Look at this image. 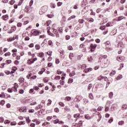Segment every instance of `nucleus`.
<instances>
[{
  "label": "nucleus",
  "instance_id": "f257e3e1",
  "mask_svg": "<svg viewBox=\"0 0 127 127\" xmlns=\"http://www.w3.org/2000/svg\"><path fill=\"white\" fill-rule=\"evenodd\" d=\"M105 45L107 51L112 50V47H111V42L110 41H106L105 43Z\"/></svg>",
  "mask_w": 127,
  "mask_h": 127
},
{
  "label": "nucleus",
  "instance_id": "f03ea898",
  "mask_svg": "<svg viewBox=\"0 0 127 127\" xmlns=\"http://www.w3.org/2000/svg\"><path fill=\"white\" fill-rule=\"evenodd\" d=\"M97 46H98V45H97V44H91L90 45V48H91L90 51H91V52H94V51H95V50L97 48Z\"/></svg>",
  "mask_w": 127,
  "mask_h": 127
},
{
  "label": "nucleus",
  "instance_id": "7ed1b4c3",
  "mask_svg": "<svg viewBox=\"0 0 127 127\" xmlns=\"http://www.w3.org/2000/svg\"><path fill=\"white\" fill-rule=\"evenodd\" d=\"M89 11V9L88 6L84 7L83 9L81 11L82 14H85V13H86V12H88Z\"/></svg>",
  "mask_w": 127,
  "mask_h": 127
},
{
  "label": "nucleus",
  "instance_id": "20e7f679",
  "mask_svg": "<svg viewBox=\"0 0 127 127\" xmlns=\"http://www.w3.org/2000/svg\"><path fill=\"white\" fill-rule=\"evenodd\" d=\"M81 100H82V97H81V96H80L79 95H77L74 98V102H75V103H76L77 102H80V101H81Z\"/></svg>",
  "mask_w": 127,
  "mask_h": 127
},
{
  "label": "nucleus",
  "instance_id": "39448f33",
  "mask_svg": "<svg viewBox=\"0 0 127 127\" xmlns=\"http://www.w3.org/2000/svg\"><path fill=\"white\" fill-rule=\"evenodd\" d=\"M39 33H40V32L39 31V30H35L34 31H33V35H35V36H36V35H38Z\"/></svg>",
  "mask_w": 127,
  "mask_h": 127
},
{
  "label": "nucleus",
  "instance_id": "423d86ee",
  "mask_svg": "<svg viewBox=\"0 0 127 127\" xmlns=\"http://www.w3.org/2000/svg\"><path fill=\"white\" fill-rule=\"evenodd\" d=\"M118 47L119 48H124V44H123L122 42H119V43L118 44Z\"/></svg>",
  "mask_w": 127,
  "mask_h": 127
},
{
  "label": "nucleus",
  "instance_id": "0eeeda50",
  "mask_svg": "<svg viewBox=\"0 0 127 127\" xmlns=\"http://www.w3.org/2000/svg\"><path fill=\"white\" fill-rule=\"evenodd\" d=\"M93 70V68L91 67L88 68H85L84 70V72H85V73H88V72H90V71H92Z\"/></svg>",
  "mask_w": 127,
  "mask_h": 127
},
{
  "label": "nucleus",
  "instance_id": "6e6552de",
  "mask_svg": "<svg viewBox=\"0 0 127 127\" xmlns=\"http://www.w3.org/2000/svg\"><path fill=\"white\" fill-rule=\"evenodd\" d=\"M84 118L86 119V120H90L92 119V117H90V116L89 114H86L84 115Z\"/></svg>",
  "mask_w": 127,
  "mask_h": 127
},
{
  "label": "nucleus",
  "instance_id": "1a4fd4ad",
  "mask_svg": "<svg viewBox=\"0 0 127 127\" xmlns=\"http://www.w3.org/2000/svg\"><path fill=\"white\" fill-rule=\"evenodd\" d=\"M73 57H74V54H73V53H70L69 54V58L71 61L73 60Z\"/></svg>",
  "mask_w": 127,
  "mask_h": 127
},
{
  "label": "nucleus",
  "instance_id": "9d476101",
  "mask_svg": "<svg viewBox=\"0 0 127 127\" xmlns=\"http://www.w3.org/2000/svg\"><path fill=\"white\" fill-rule=\"evenodd\" d=\"M117 33V29H114L112 31L111 33V35H115Z\"/></svg>",
  "mask_w": 127,
  "mask_h": 127
},
{
  "label": "nucleus",
  "instance_id": "9b49d317",
  "mask_svg": "<svg viewBox=\"0 0 127 127\" xmlns=\"http://www.w3.org/2000/svg\"><path fill=\"white\" fill-rule=\"evenodd\" d=\"M2 18L3 20L6 21L7 19H8V15H5L2 16Z\"/></svg>",
  "mask_w": 127,
  "mask_h": 127
},
{
  "label": "nucleus",
  "instance_id": "f8f14e48",
  "mask_svg": "<svg viewBox=\"0 0 127 127\" xmlns=\"http://www.w3.org/2000/svg\"><path fill=\"white\" fill-rule=\"evenodd\" d=\"M116 74V70H112V72L110 73V76H111V77H113V76H114V75Z\"/></svg>",
  "mask_w": 127,
  "mask_h": 127
},
{
  "label": "nucleus",
  "instance_id": "ddd939ff",
  "mask_svg": "<svg viewBox=\"0 0 127 127\" xmlns=\"http://www.w3.org/2000/svg\"><path fill=\"white\" fill-rule=\"evenodd\" d=\"M38 56L39 57H40L41 58H43V57H44V53H39L38 54Z\"/></svg>",
  "mask_w": 127,
  "mask_h": 127
},
{
  "label": "nucleus",
  "instance_id": "4468645a",
  "mask_svg": "<svg viewBox=\"0 0 127 127\" xmlns=\"http://www.w3.org/2000/svg\"><path fill=\"white\" fill-rule=\"evenodd\" d=\"M50 22H51V21H48L46 23L44 24V26H49V25L50 24Z\"/></svg>",
  "mask_w": 127,
  "mask_h": 127
},
{
  "label": "nucleus",
  "instance_id": "2eb2a0df",
  "mask_svg": "<svg viewBox=\"0 0 127 127\" xmlns=\"http://www.w3.org/2000/svg\"><path fill=\"white\" fill-rule=\"evenodd\" d=\"M72 127H80V125L78 123H73L72 125Z\"/></svg>",
  "mask_w": 127,
  "mask_h": 127
},
{
  "label": "nucleus",
  "instance_id": "dca6fc26",
  "mask_svg": "<svg viewBox=\"0 0 127 127\" xmlns=\"http://www.w3.org/2000/svg\"><path fill=\"white\" fill-rule=\"evenodd\" d=\"M76 75V73L75 72V71H72L71 73H69L70 77H73V76H75Z\"/></svg>",
  "mask_w": 127,
  "mask_h": 127
},
{
  "label": "nucleus",
  "instance_id": "f3484780",
  "mask_svg": "<svg viewBox=\"0 0 127 127\" xmlns=\"http://www.w3.org/2000/svg\"><path fill=\"white\" fill-rule=\"evenodd\" d=\"M74 18H76V16L75 15H72V16H71L70 17H69L67 20L68 21H70L71 20V19H74Z\"/></svg>",
  "mask_w": 127,
  "mask_h": 127
},
{
  "label": "nucleus",
  "instance_id": "a211bd4d",
  "mask_svg": "<svg viewBox=\"0 0 127 127\" xmlns=\"http://www.w3.org/2000/svg\"><path fill=\"white\" fill-rule=\"evenodd\" d=\"M82 101H83V103L84 105H86V104H87L89 102L88 99H87L86 98L83 99Z\"/></svg>",
  "mask_w": 127,
  "mask_h": 127
},
{
  "label": "nucleus",
  "instance_id": "6ab92c4d",
  "mask_svg": "<svg viewBox=\"0 0 127 127\" xmlns=\"http://www.w3.org/2000/svg\"><path fill=\"white\" fill-rule=\"evenodd\" d=\"M46 69L45 68H42L41 71H39V74H40V75H42V74H43V72L45 71Z\"/></svg>",
  "mask_w": 127,
  "mask_h": 127
},
{
  "label": "nucleus",
  "instance_id": "aec40b11",
  "mask_svg": "<svg viewBox=\"0 0 127 127\" xmlns=\"http://www.w3.org/2000/svg\"><path fill=\"white\" fill-rule=\"evenodd\" d=\"M18 126H21L22 125H25V121H20L18 123Z\"/></svg>",
  "mask_w": 127,
  "mask_h": 127
},
{
  "label": "nucleus",
  "instance_id": "412c9836",
  "mask_svg": "<svg viewBox=\"0 0 127 127\" xmlns=\"http://www.w3.org/2000/svg\"><path fill=\"white\" fill-rule=\"evenodd\" d=\"M89 98L90 99V100H94V96L93 95L92 93L89 94Z\"/></svg>",
  "mask_w": 127,
  "mask_h": 127
},
{
  "label": "nucleus",
  "instance_id": "4be33fe9",
  "mask_svg": "<svg viewBox=\"0 0 127 127\" xmlns=\"http://www.w3.org/2000/svg\"><path fill=\"white\" fill-rule=\"evenodd\" d=\"M52 30H53L52 32H54V33H55V34L58 33V30H57V29L52 28Z\"/></svg>",
  "mask_w": 127,
  "mask_h": 127
},
{
  "label": "nucleus",
  "instance_id": "5701e85b",
  "mask_svg": "<svg viewBox=\"0 0 127 127\" xmlns=\"http://www.w3.org/2000/svg\"><path fill=\"white\" fill-rule=\"evenodd\" d=\"M18 81L20 83H23L24 82V78L23 77L20 78Z\"/></svg>",
  "mask_w": 127,
  "mask_h": 127
},
{
  "label": "nucleus",
  "instance_id": "b1692460",
  "mask_svg": "<svg viewBox=\"0 0 127 127\" xmlns=\"http://www.w3.org/2000/svg\"><path fill=\"white\" fill-rule=\"evenodd\" d=\"M48 33L49 35H50V36H52L53 37H54V36H55L54 35V34L51 33L50 32V31H48Z\"/></svg>",
  "mask_w": 127,
  "mask_h": 127
},
{
  "label": "nucleus",
  "instance_id": "393cba45",
  "mask_svg": "<svg viewBox=\"0 0 127 127\" xmlns=\"http://www.w3.org/2000/svg\"><path fill=\"white\" fill-rule=\"evenodd\" d=\"M109 98L110 99H112L113 98V96H114V93L112 92H111L109 94Z\"/></svg>",
  "mask_w": 127,
  "mask_h": 127
},
{
  "label": "nucleus",
  "instance_id": "a878e982",
  "mask_svg": "<svg viewBox=\"0 0 127 127\" xmlns=\"http://www.w3.org/2000/svg\"><path fill=\"white\" fill-rule=\"evenodd\" d=\"M88 61L89 62H92V61H93V58L91 56H89L88 58Z\"/></svg>",
  "mask_w": 127,
  "mask_h": 127
},
{
  "label": "nucleus",
  "instance_id": "bb28decb",
  "mask_svg": "<svg viewBox=\"0 0 127 127\" xmlns=\"http://www.w3.org/2000/svg\"><path fill=\"white\" fill-rule=\"evenodd\" d=\"M124 124H125V122L124 121H120L118 123V125H119V126H123V125H124Z\"/></svg>",
  "mask_w": 127,
  "mask_h": 127
},
{
  "label": "nucleus",
  "instance_id": "cd10ccee",
  "mask_svg": "<svg viewBox=\"0 0 127 127\" xmlns=\"http://www.w3.org/2000/svg\"><path fill=\"white\" fill-rule=\"evenodd\" d=\"M123 78V75L119 74L117 77V80H121Z\"/></svg>",
  "mask_w": 127,
  "mask_h": 127
},
{
  "label": "nucleus",
  "instance_id": "c85d7f7f",
  "mask_svg": "<svg viewBox=\"0 0 127 127\" xmlns=\"http://www.w3.org/2000/svg\"><path fill=\"white\" fill-rule=\"evenodd\" d=\"M79 117H80V114L79 113L75 114L73 116V118H75V119H77V118H79Z\"/></svg>",
  "mask_w": 127,
  "mask_h": 127
},
{
  "label": "nucleus",
  "instance_id": "c756f323",
  "mask_svg": "<svg viewBox=\"0 0 127 127\" xmlns=\"http://www.w3.org/2000/svg\"><path fill=\"white\" fill-rule=\"evenodd\" d=\"M57 73L58 75H61V74H62V73H63V71H61V70H60V69H58L57 71Z\"/></svg>",
  "mask_w": 127,
  "mask_h": 127
},
{
  "label": "nucleus",
  "instance_id": "7c9ffc66",
  "mask_svg": "<svg viewBox=\"0 0 127 127\" xmlns=\"http://www.w3.org/2000/svg\"><path fill=\"white\" fill-rule=\"evenodd\" d=\"M47 16L49 17V18H52L54 17V15L53 14H48L47 15Z\"/></svg>",
  "mask_w": 127,
  "mask_h": 127
},
{
  "label": "nucleus",
  "instance_id": "2f4dec72",
  "mask_svg": "<svg viewBox=\"0 0 127 127\" xmlns=\"http://www.w3.org/2000/svg\"><path fill=\"white\" fill-rule=\"evenodd\" d=\"M35 48L37 50H39L40 49V46L39 45H36Z\"/></svg>",
  "mask_w": 127,
  "mask_h": 127
},
{
  "label": "nucleus",
  "instance_id": "473e14b6",
  "mask_svg": "<svg viewBox=\"0 0 127 127\" xmlns=\"http://www.w3.org/2000/svg\"><path fill=\"white\" fill-rule=\"evenodd\" d=\"M67 83L68 84H71V83H73V79L72 78H69L67 81Z\"/></svg>",
  "mask_w": 127,
  "mask_h": 127
},
{
  "label": "nucleus",
  "instance_id": "72a5a7b5",
  "mask_svg": "<svg viewBox=\"0 0 127 127\" xmlns=\"http://www.w3.org/2000/svg\"><path fill=\"white\" fill-rule=\"evenodd\" d=\"M84 21H85V20L83 19L78 20V22H79V23H83Z\"/></svg>",
  "mask_w": 127,
  "mask_h": 127
},
{
  "label": "nucleus",
  "instance_id": "f704fd0d",
  "mask_svg": "<svg viewBox=\"0 0 127 127\" xmlns=\"http://www.w3.org/2000/svg\"><path fill=\"white\" fill-rule=\"evenodd\" d=\"M51 103H52V101H51V100H50V99H49L48 100L47 105L48 106H50V105H51Z\"/></svg>",
  "mask_w": 127,
  "mask_h": 127
},
{
  "label": "nucleus",
  "instance_id": "c9c22d12",
  "mask_svg": "<svg viewBox=\"0 0 127 127\" xmlns=\"http://www.w3.org/2000/svg\"><path fill=\"white\" fill-rule=\"evenodd\" d=\"M65 101H70V100H71V97H69V96H67L64 99Z\"/></svg>",
  "mask_w": 127,
  "mask_h": 127
},
{
  "label": "nucleus",
  "instance_id": "e433bc0d",
  "mask_svg": "<svg viewBox=\"0 0 127 127\" xmlns=\"http://www.w3.org/2000/svg\"><path fill=\"white\" fill-rule=\"evenodd\" d=\"M124 19V16H119V17H118V21H121V20H122V19Z\"/></svg>",
  "mask_w": 127,
  "mask_h": 127
},
{
  "label": "nucleus",
  "instance_id": "4c0bfd02",
  "mask_svg": "<svg viewBox=\"0 0 127 127\" xmlns=\"http://www.w3.org/2000/svg\"><path fill=\"white\" fill-rule=\"evenodd\" d=\"M61 78V76H56V77H55V80H60V79Z\"/></svg>",
  "mask_w": 127,
  "mask_h": 127
},
{
  "label": "nucleus",
  "instance_id": "58836bf2",
  "mask_svg": "<svg viewBox=\"0 0 127 127\" xmlns=\"http://www.w3.org/2000/svg\"><path fill=\"white\" fill-rule=\"evenodd\" d=\"M5 103V102L4 101V100H1L0 102V105H1V106H3V105H4V103Z\"/></svg>",
  "mask_w": 127,
  "mask_h": 127
},
{
  "label": "nucleus",
  "instance_id": "ea45409f",
  "mask_svg": "<svg viewBox=\"0 0 127 127\" xmlns=\"http://www.w3.org/2000/svg\"><path fill=\"white\" fill-rule=\"evenodd\" d=\"M117 60L118 61H119V62H122L123 61V59H122V58L119 57L117 58Z\"/></svg>",
  "mask_w": 127,
  "mask_h": 127
},
{
  "label": "nucleus",
  "instance_id": "a19ab883",
  "mask_svg": "<svg viewBox=\"0 0 127 127\" xmlns=\"http://www.w3.org/2000/svg\"><path fill=\"white\" fill-rule=\"evenodd\" d=\"M59 104L60 105V106H61V107L65 106V104H64V103L63 102H59Z\"/></svg>",
  "mask_w": 127,
  "mask_h": 127
},
{
  "label": "nucleus",
  "instance_id": "79ce46f5",
  "mask_svg": "<svg viewBox=\"0 0 127 127\" xmlns=\"http://www.w3.org/2000/svg\"><path fill=\"white\" fill-rule=\"evenodd\" d=\"M51 6L52 8H55L56 5L54 3H51Z\"/></svg>",
  "mask_w": 127,
  "mask_h": 127
},
{
  "label": "nucleus",
  "instance_id": "37998d69",
  "mask_svg": "<svg viewBox=\"0 0 127 127\" xmlns=\"http://www.w3.org/2000/svg\"><path fill=\"white\" fill-rule=\"evenodd\" d=\"M32 76V73H30L28 75H27L26 77H27V79H30V77Z\"/></svg>",
  "mask_w": 127,
  "mask_h": 127
},
{
  "label": "nucleus",
  "instance_id": "c03bdc74",
  "mask_svg": "<svg viewBox=\"0 0 127 127\" xmlns=\"http://www.w3.org/2000/svg\"><path fill=\"white\" fill-rule=\"evenodd\" d=\"M77 124H78V126H80V127H82V125H83V121H79V123Z\"/></svg>",
  "mask_w": 127,
  "mask_h": 127
},
{
  "label": "nucleus",
  "instance_id": "a18cd8bd",
  "mask_svg": "<svg viewBox=\"0 0 127 127\" xmlns=\"http://www.w3.org/2000/svg\"><path fill=\"white\" fill-rule=\"evenodd\" d=\"M59 119H56L54 121V124H59Z\"/></svg>",
  "mask_w": 127,
  "mask_h": 127
},
{
  "label": "nucleus",
  "instance_id": "49530a36",
  "mask_svg": "<svg viewBox=\"0 0 127 127\" xmlns=\"http://www.w3.org/2000/svg\"><path fill=\"white\" fill-rule=\"evenodd\" d=\"M44 83H47L48 82V78L45 77L44 78Z\"/></svg>",
  "mask_w": 127,
  "mask_h": 127
},
{
  "label": "nucleus",
  "instance_id": "de8ad7c7",
  "mask_svg": "<svg viewBox=\"0 0 127 127\" xmlns=\"http://www.w3.org/2000/svg\"><path fill=\"white\" fill-rule=\"evenodd\" d=\"M127 105H124L122 106V109L123 110H127Z\"/></svg>",
  "mask_w": 127,
  "mask_h": 127
},
{
  "label": "nucleus",
  "instance_id": "09e8293b",
  "mask_svg": "<svg viewBox=\"0 0 127 127\" xmlns=\"http://www.w3.org/2000/svg\"><path fill=\"white\" fill-rule=\"evenodd\" d=\"M97 80L99 81H102L103 80V76H100L97 78Z\"/></svg>",
  "mask_w": 127,
  "mask_h": 127
},
{
  "label": "nucleus",
  "instance_id": "8fccbe9b",
  "mask_svg": "<svg viewBox=\"0 0 127 127\" xmlns=\"http://www.w3.org/2000/svg\"><path fill=\"white\" fill-rule=\"evenodd\" d=\"M12 89L14 92H17V88L16 87H12Z\"/></svg>",
  "mask_w": 127,
  "mask_h": 127
},
{
  "label": "nucleus",
  "instance_id": "3c124183",
  "mask_svg": "<svg viewBox=\"0 0 127 127\" xmlns=\"http://www.w3.org/2000/svg\"><path fill=\"white\" fill-rule=\"evenodd\" d=\"M60 83L61 85L63 86L64 85L65 82L64 80H60Z\"/></svg>",
  "mask_w": 127,
  "mask_h": 127
},
{
  "label": "nucleus",
  "instance_id": "603ef678",
  "mask_svg": "<svg viewBox=\"0 0 127 127\" xmlns=\"http://www.w3.org/2000/svg\"><path fill=\"white\" fill-rule=\"evenodd\" d=\"M52 116H49L47 118V121H50V120H52Z\"/></svg>",
  "mask_w": 127,
  "mask_h": 127
},
{
  "label": "nucleus",
  "instance_id": "864d4df0",
  "mask_svg": "<svg viewBox=\"0 0 127 127\" xmlns=\"http://www.w3.org/2000/svg\"><path fill=\"white\" fill-rule=\"evenodd\" d=\"M89 22H94V19L93 18H90L88 19Z\"/></svg>",
  "mask_w": 127,
  "mask_h": 127
},
{
  "label": "nucleus",
  "instance_id": "5fc2aeb1",
  "mask_svg": "<svg viewBox=\"0 0 127 127\" xmlns=\"http://www.w3.org/2000/svg\"><path fill=\"white\" fill-rule=\"evenodd\" d=\"M92 84H89V85L88 86L87 89L90 90V89L92 88Z\"/></svg>",
  "mask_w": 127,
  "mask_h": 127
},
{
  "label": "nucleus",
  "instance_id": "6e6d98bb",
  "mask_svg": "<svg viewBox=\"0 0 127 127\" xmlns=\"http://www.w3.org/2000/svg\"><path fill=\"white\" fill-rule=\"evenodd\" d=\"M15 1L14 0H11V1H10V4L12 5L13 3H14Z\"/></svg>",
  "mask_w": 127,
  "mask_h": 127
},
{
  "label": "nucleus",
  "instance_id": "4d7b16f0",
  "mask_svg": "<svg viewBox=\"0 0 127 127\" xmlns=\"http://www.w3.org/2000/svg\"><path fill=\"white\" fill-rule=\"evenodd\" d=\"M12 71H16V70H17V67H16V66H14L12 67Z\"/></svg>",
  "mask_w": 127,
  "mask_h": 127
},
{
  "label": "nucleus",
  "instance_id": "13d9d810",
  "mask_svg": "<svg viewBox=\"0 0 127 127\" xmlns=\"http://www.w3.org/2000/svg\"><path fill=\"white\" fill-rule=\"evenodd\" d=\"M11 126H15L16 125V122H13L10 123Z\"/></svg>",
  "mask_w": 127,
  "mask_h": 127
},
{
  "label": "nucleus",
  "instance_id": "bf43d9fd",
  "mask_svg": "<svg viewBox=\"0 0 127 127\" xmlns=\"http://www.w3.org/2000/svg\"><path fill=\"white\" fill-rule=\"evenodd\" d=\"M5 73L6 75H9V74H11V73H10V71H7V70L5 71Z\"/></svg>",
  "mask_w": 127,
  "mask_h": 127
},
{
  "label": "nucleus",
  "instance_id": "052dcab7",
  "mask_svg": "<svg viewBox=\"0 0 127 127\" xmlns=\"http://www.w3.org/2000/svg\"><path fill=\"white\" fill-rule=\"evenodd\" d=\"M4 56L6 57V56H10V53L8 52L4 54Z\"/></svg>",
  "mask_w": 127,
  "mask_h": 127
},
{
  "label": "nucleus",
  "instance_id": "680f3d73",
  "mask_svg": "<svg viewBox=\"0 0 127 127\" xmlns=\"http://www.w3.org/2000/svg\"><path fill=\"white\" fill-rule=\"evenodd\" d=\"M14 88H18V84L17 83L14 84Z\"/></svg>",
  "mask_w": 127,
  "mask_h": 127
},
{
  "label": "nucleus",
  "instance_id": "e2e57ef3",
  "mask_svg": "<svg viewBox=\"0 0 127 127\" xmlns=\"http://www.w3.org/2000/svg\"><path fill=\"white\" fill-rule=\"evenodd\" d=\"M109 110H110V108H109L108 106H105V112H108Z\"/></svg>",
  "mask_w": 127,
  "mask_h": 127
},
{
  "label": "nucleus",
  "instance_id": "0e129e2a",
  "mask_svg": "<svg viewBox=\"0 0 127 127\" xmlns=\"http://www.w3.org/2000/svg\"><path fill=\"white\" fill-rule=\"evenodd\" d=\"M4 123L6 124H10V121L9 120H5L4 122Z\"/></svg>",
  "mask_w": 127,
  "mask_h": 127
},
{
  "label": "nucleus",
  "instance_id": "69168bd1",
  "mask_svg": "<svg viewBox=\"0 0 127 127\" xmlns=\"http://www.w3.org/2000/svg\"><path fill=\"white\" fill-rule=\"evenodd\" d=\"M19 94H23V93H24V91L23 89H21L19 91Z\"/></svg>",
  "mask_w": 127,
  "mask_h": 127
},
{
  "label": "nucleus",
  "instance_id": "338daca9",
  "mask_svg": "<svg viewBox=\"0 0 127 127\" xmlns=\"http://www.w3.org/2000/svg\"><path fill=\"white\" fill-rule=\"evenodd\" d=\"M8 92L9 93H12V92H13L12 88H8Z\"/></svg>",
  "mask_w": 127,
  "mask_h": 127
},
{
  "label": "nucleus",
  "instance_id": "774afa93",
  "mask_svg": "<svg viewBox=\"0 0 127 127\" xmlns=\"http://www.w3.org/2000/svg\"><path fill=\"white\" fill-rule=\"evenodd\" d=\"M55 112L56 113H59V109L58 108H55Z\"/></svg>",
  "mask_w": 127,
  "mask_h": 127
}]
</instances>
